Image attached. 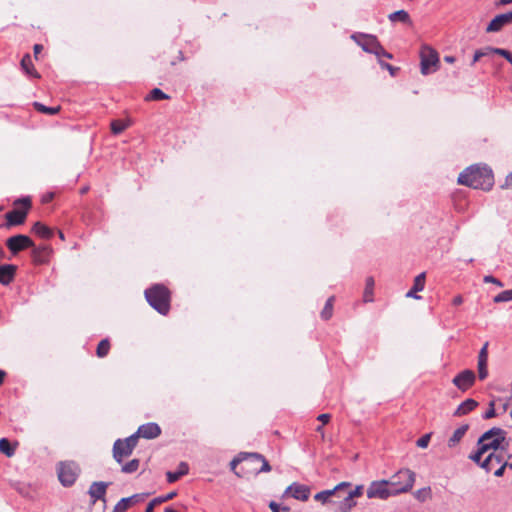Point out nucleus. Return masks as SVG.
<instances>
[{"instance_id":"obj_1","label":"nucleus","mask_w":512,"mask_h":512,"mask_svg":"<svg viewBox=\"0 0 512 512\" xmlns=\"http://www.w3.org/2000/svg\"><path fill=\"white\" fill-rule=\"evenodd\" d=\"M458 183L474 189L490 190L494 184L493 173L487 165H472L460 173Z\"/></svg>"},{"instance_id":"obj_2","label":"nucleus","mask_w":512,"mask_h":512,"mask_svg":"<svg viewBox=\"0 0 512 512\" xmlns=\"http://www.w3.org/2000/svg\"><path fill=\"white\" fill-rule=\"evenodd\" d=\"M506 442V431L499 427H493L486 431L477 441V446H483L487 452H505L508 443Z\"/></svg>"},{"instance_id":"obj_3","label":"nucleus","mask_w":512,"mask_h":512,"mask_svg":"<svg viewBox=\"0 0 512 512\" xmlns=\"http://www.w3.org/2000/svg\"><path fill=\"white\" fill-rule=\"evenodd\" d=\"M147 302L160 314L166 315L170 309V293L169 290L161 285L156 284L145 291Z\"/></svg>"},{"instance_id":"obj_4","label":"nucleus","mask_w":512,"mask_h":512,"mask_svg":"<svg viewBox=\"0 0 512 512\" xmlns=\"http://www.w3.org/2000/svg\"><path fill=\"white\" fill-rule=\"evenodd\" d=\"M415 473L410 469H401L388 481L393 495L410 491L415 482Z\"/></svg>"},{"instance_id":"obj_5","label":"nucleus","mask_w":512,"mask_h":512,"mask_svg":"<svg viewBox=\"0 0 512 512\" xmlns=\"http://www.w3.org/2000/svg\"><path fill=\"white\" fill-rule=\"evenodd\" d=\"M420 65H421V73L423 75H428L432 72H435L439 66V57L438 53L428 46H423L420 51Z\"/></svg>"},{"instance_id":"obj_6","label":"nucleus","mask_w":512,"mask_h":512,"mask_svg":"<svg viewBox=\"0 0 512 512\" xmlns=\"http://www.w3.org/2000/svg\"><path fill=\"white\" fill-rule=\"evenodd\" d=\"M58 478L64 486H71L79 474V467L75 462H61L58 466Z\"/></svg>"},{"instance_id":"obj_7","label":"nucleus","mask_w":512,"mask_h":512,"mask_svg":"<svg viewBox=\"0 0 512 512\" xmlns=\"http://www.w3.org/2000/svg\"><path fill=\"white\" fill-rule=\"evenodd\" d=\"M391 495H393V492L386 480L372 482L367 489V497L370 499H387Z\"/></svg>"},{"instance_id":"obj_8","label":"nucleus","mask_w":512,"mask_h":512,"mask_svg":"<svg viewBox=\"0 0 512 512\" xmlns=\"http://www.w3.org/2000/svg\"><path fill=\"white\" fill-rule=\"evenodd\" d=\"M512 25V11L496 15L486 26V33L500 32L504 27Z\"/></svg>"},{"instance_id":"obj_9","label":"nucleus","mask_w":512,"mask_h":512,"mask_svg":"<svg viewBox=\"0 0 512 512\" xmlns=\"http://www.w3.org/2000/svg\"><path fill=\"white\" fill-rule=\"evenodd\" d=\"M19 202L23 203L25 208L23 210L13 209L12 211H9L6 214L5 217H6L8 226L20 225V224L24 223V221L26 219L27 211L31 205V202H30L29 198L19 200Z\"/></svg>"},{"instance_id":"obj_10","label":"nucleus","mask_w":512,"mask_h":512,"mask_svg":"<svg viewBox=\"0 0 512 512\" xmlns=\"http://www.w3.org/2000/svg\"><path fill=\"white\" fill-rule=\"evenodd\" d=\"M6 245L13 254H17L26 248L32 247L34 243L30 237L19 234L8 238Z\"/></svg>"},{"instance_id":"obj_11","label":"nucleus","mask_w":512,"mask_h":512,"mask_svg":"<svg viewBox=\"0 0 512 512\" xmlns=\"http://www.w3.org/2000/svg\"><path fill=\"white\" fill-rule=\"evenodd\" d=\"M476 376L472 370L466 369L457 374L452 383L462 392L467 391L475 383Z\"/></svg>"},{"instance_id":"obj_12","label":"nucleus","mask_w":512,"mask_h":512,"mask_svg":"<svg viewBox=\"0 0 512 512\" xmlns=\"http://www.w3.org/2000/svg\"><path fill=\"white\" fill-rule=\"evenodd\" d=\"M351 38L355 40L356 43L360 45L365 52L372 54L374 53L376 46L379 43L378 39L374 35L353 34Z\"/></svg>"},{"instance_id":"obj_13","label":"nucleus","mask_w":512,"mask_h":512,"mask_svg":"<svg viewBox=\"0 0 512 512\" xmlns=\"http://www.w3.org/2000/svg\"><path fill=\"white\" fill-rule=\"evenodd\" d=\"M285 494H289L297 500L307 501L310 496V488L303 484L293 483L287 487Z\"/></svg>"},{"instance_id":"obj_14","label":"nucleus","mask_w":512,"mask_h":512,"mask_svg":"<svg viewBox=\"0 0 512 512\" xmlns=\"http://www.w3.org/2000/svg\"><path fill=\"white\" fill-rule=\"evenodd\" d=\"M350 486L351 484L349 482H341L333 489L318 492L317 494L314 495V499L325 504L331 496L335 494H338V496H340L341 492L348 489Z\"/></svg>"},{"instance_id":"obj_15","label":"nucleus","mask_w":512,"mask_h":512,"mask_svg":"<svg viewBox=\"0 0 512 512\" xmlns=\"http://www.w3.org/2000/svg\"><path fill=\"white\" fill-rule=\"evenodd\" d=\"M137 434L145 439H154L161 434V428L156 423L143 424L138 428Z\"/></svg>"},{"instance_id":"obj_16","label":"nucleus","mask_w":512,"mask_h":512,"mask_svg":"<svg viewBox=\"0 0 512 512\" xmlns=\"http://www.w3.org/2000/svg\"><path fill=\"white\" fill-rule=\"evenodd\" d=\"M108 485L109 483L102 481L93 482L91 484L88 493L93 499V502H95L96 500H102L104 503L106 502L105 495Z\"/></svg>"},{"instance_id":"obj_17","label":"nucleus","mask_w":512,"mask_h":512,"mask_svg":"<svg viewBox=\"0 0 512 512\" xmlns=\"http://www.w3.org/2000/svg\"><path fill=\"white\" fill-rule=\"evenodd\" d=\"M504 460L502 452H489L481 463V467L490 472L496 465H501Z\"/></svg>"},{"instance_id":"obj_18","label":"nucleus","mask_w":512,"mask_h":512,"mask_svg":"<svg viewBox=\"0 0 512 512\" xmlns=\"http://www.w3.org/2000/svg\"><path fill=\"white\" fill-rule=\"evenodd\" d=\"M17 266L13 264L0 265V284L9 285L16 274Z\"/></svg>"},{"instance_id":"obj_19","label":"nucleus","mask_w":512,"mask_h":512,"mask_svg":"<svg viewBox=\"0 0 512 512\" xmlns=\"http://www.w3.org/2000/svg\"><path fill=\"white\" fill-rule=\"evenodd\" d=\"M133 451L128 449L126 445L122 444L121 439H117L113 445V457L116 462L122 463L123 458L129 457Z\"/></svg>"},{"instance_id":"obj_20","label":"nucleus","mask_w":512,"mask_h":512,"mask_svg":"<svg viewBox=\"0 0 512 512\" xmlns=\"http://www.w3.org/2000/svg\"><path fill=\"white\" fill-rule=\"evenodd\" d=\"M425 279L426 275L424 272L417 275L414 279L413 287L406 293V297L420 299L421 297L418 296L416 293L424 289Z\"/></svg>"},{"instance_id":"obj_21","label":"nucleus","mask_w":512,"mask_h":512,"mask_svg":"<svg viewBox=\"0 0 512 512\" xmlns=\"http://www.w3.org/2000/svg\"><path fill=\"white\" fill-rule=\"evenodd\" d=\"M142 499L140 494H135L127 498H122L114 507L113 512H125Z\"/></svg>"},{"instance_id":"obj_22","label":"nucleus","mask_w":512,"mask_h":512,"mask_svg":"<svg viewBox=\"0 0 512 512\" xmlns=\"http://www.w3.org/2000/svg\"><path fill=\"white\" fill-rule=\"evenodd\" d=\"M478 406V402L474 399H466L455 410L454 416H463L474 410Z\"/></svg>"},{"instance_id":"obj_23","label":"nucleus","mask_w":512,"mask_h":512,"mask_svg":"<svg viewBox=\"0 0 512 512\" xmlns=\"http://www.w3.org/2000/svg\"><path fill=\"white\" fill-rule=\"evenodd\" d=\"M189 471V466L186 462H181L179 465H178V469L177 471L175 472H172V471H168L166 473V476H167V481L169 483H174L176 482L177 480H179L182 476L186 475Z\"/></svg>"},{"instance_id":"obj_24","label":"nucleus","mask_w":512,"mask_h":512,"mask_svg":"<svg viewBox=\"0 0 512 512\" xmlns=\"http://www.w3.org/2000/svg\"><path fill=\"white\" fill-rule=\"evenodd\" d=\"M246 457H249V459L252 462H260L261 467L259 469H256V473H262V472H269L271 471V466L268 463V461L259 453H247L244 454Z\"/></svg>"},{"instance_id":"obj_25","label":"nucleus","mask_w":512,"mask_h":512,"mask_svg":"<svg viewBox=\"0 0 512 512\" xmlns=\"http://www.w3.org/2000/svg\"><path fill=\"white\" fill-rule=\"evenodd\" d=\"M468 429H469L468 424H464V425L460 426L459 428H457L454 431V433L452 434V436L448 439V446L450 448L455 447L461 441V439L464 437V435L466 434Z\"/></svg>"},{"instance_id":"obj_26","label":"nucleus","mask_w":512,"mask_h":512,"mask_svg":"<svg viewBox=\"0 0 512 512\" xmlns=\"http://www.w3.org/2000/svg\"><path fill=\"white\" fill-rule=\"evenodd\" d=\"M32 231L44 239H49L53 235V231L41 222H36L32 227Z\"/></svg>"},{"instance_id":"obj_27","label":"nucleus","mask_w":512,"mask_h":512,"mask_svg":"<svg viewBox=\"0 0 512 512\" xmlns=\"http://www.w3.org/2000/svg\"><path fill=\"white\" fill-rule=\"evenodd\" d=\"M388 19L391 22L400 21L402 23L411 24V19L405 10H398L388 15Z\"/></svg>"},{"instance_id":"obj_28","label":"nucleus","mask_w":512,"mask_h":512,"mask_svg":"<svg viewBox=\"0 0 512 512\" xmlns=\"http://www.w3.org/2000/svg\"><path fill=\"white\" fill-rule=\"evenodd\" d=\"M0 452L5 454L7 457H12L15 453V447H13L7 438L0 439Z\"/></svg>"},{"instance_id":"obj_29","label":"nucleus","mask_w":512,"mask_h":512,"mask_svg":"<svg viewBox=\"0 0 512 512\" xmlns=\"http://www.w3.org/2000/svg\"><path fill=\"white\" fill-rule=\"evenodd\" d=\"M374 279L373 277H368L366 279V286L364 290V301L372 302L373 301V289H374Z\"/></svg>"},{"instance_id":"obj_30","label":"nucleus","mask_w":512,"mask_h":512,"mask_svg":"<svg viewBox=\"0 0 512 512\" xmlns=\"http://www.w3.org/2000/svg\"><path fill=\"white\" fill-rule=\"evenodd\" d=\"M169 99V96L165 94L161 89L154 88L151 90V92L145 97V100L150 101H158V100H164Z\"/></svg>"},{"instance_id":"obj_31","label":"nucleus","mask_w":512,"mask_h":512,"mask_svg":"<svg viewBox=\"0 0 512 512\" xmlns=\"http://www.w3.org/2000/svg\"><path fill=\"white\" fill-rule=\"evenodd\" d=\"M21 66L27 74L34 75L33 64L29 54L24 55V57L21 60ZM35 76L39 77L37 73H35Z\"/></svg>"},{"instance_id":"obj_32","label":"nucleus","mask_w":512,"mask_h":512,"mask_svg":"<svg viewBox=\"0 0 512 512\" xmlns=\"http://www.w3.org/2000/svg\"><path fill=\"white\" fill-rule=\"evenodd\" d=\"M334 299L335 297L334 296H331L327 299L326 301V304L321 312V317L324 319V320H328L331 318L332 316V311H333V302H334Z\"/></svg>"},{"instance_id":"obj_33","label":"nucleus","mask_w":512,"mask_h":512,"mask_svg":"<svg viewBox=\"0 0 512 512\" xmlns=\"http://www.w3.org/2000/svg\"><path fill=\"white\" fill-rule=\"evenodd\" d=\"M110 349V343L108 339H103L99 342L96 350V354L98 357L103 358L105 357Z\"/></svg>"},{"instance_id":"obj_34","label":"nucleus","mask_w":512,"mask_h":512,"mask_svg":"<svg viewBox=\"0 0 512 512\" xmlns=\"http://www.w3.org/2000/svg\"><path fill=\"white\" fill-rule=\"evenodd\" d=\"M140 461L138 459H132L128 463L122 465L121 471L126 474L134 473L139 468Z\"/></svg>"},{"instance_id":"obj_35","label":"nucleus","mask_w":512,"mask_h":512,"mask_svg":"<svg viewBox=\"0 0 512 512\" xmlns=\"http://www.w3.org/2000/svg\"><path fill=\"white\" fill-rule=\"evenodd\" d=\"M34 107L37 111L45 113V114H50V115H54V114L58 113L60 110L59 106L47 107L39 102H34Z\"/></svg>"},{"instance_id":"obj_36","label":"nucleus","mask_w":512,"mask_h":512,"mask_svg":"<svg viewBox=\"0 0 512 512\" xmlns=\"http://www.w3.org/2000/svg\"><path fill=\"white\" fill-rule=\"evenodd\" d=\"M356 505V502L354 501V498H350L349 494L343 498V500L340 503V509L343 512H349L354 506Z\"/></svg>"},{"instance_id":"obj_37","label":"nucleus","mask_w":512,"mask_h":512,"mask_svg":"<svg viewBox=\"0 0 512 512\" xmlns=\"http://www.w3.org/2000/svg\"><path fill=\"white\" fill-rule=\"evenodd\" d=\"M128 127V124L122 120H114L111 122V130L114 134H120Z\"/></svg>"},{"instance_id":"obj_38","label":"nucleus","mask_w":512,"mask_h":512,"mask_svg":"<svg viewBox=\"0 0 512 512\" xmlns=\"http://www.w3.org/2000/svg\"><path fill=\"white\" fill-rule=\"evenodd\" d=\"M139 435L137 434V432L129 437H127L126 439L122 440V444L126 445V447L128 449H130L131 451L134 450V448L137 446V443H138V439H139Z\"/></svg>"},{"instance_id":"obj_39","label":"nucleus","mask_w":512,"mask_h":512,"mask_svg":"<svg viewBox=\"0 0 512 512\" xmlns=\"http://www.w3.org/2000/svg\"><path fill=\"white\" fill-rule=\"evenodd\" d=\"M486 453H488V452L485 450V448H484L483 446H478L477 451H476L474 454H471V455L469 456V458H470L472 461H474L475 463H477L478 465H480V466H481V463H482V461H483V460H481V459H482V457H483Z\"/></svg>"},{"instance_id":"obj_40","label":"nucleus","mask_w":512,"mask_h":512,"mask_svg":"<svg viewBox=\"0 0 512 512\" xmlns=\"http://www.w3.org/2000/svg\"><path fill=\"white\" fill-rule=\"evenodd\" d=\"M495 303L507 302L512 300V289L505 290L494 297Z\"/></svg>"},{"instance_id":"obj_41","label":"nucleus","mask_w":512,"mask_h":512,"mask_svg":"<svg viewBox=\"0 0 512 512\" xmlns=\"http://www.w3.org/2000/svg\"><path fill=\"white\" fill-rule=\"evenodd\" d=\"M477 369L479 379L485 380L488 376L487 361H478Z\"/></svg>"},{"instance_id":"obj_42","label":"nucleus","mask_w":512,"mask_h":512,"mask_svg":"<svg viewBox=\"0 0 512 512\" xmlns=\"http://www.w3.org/2000/svg\"><path fill=\"white\" fill-rule=\"evenodd\" d=\"M175 496H176V492L173 491L166 495L154 498L150 503L155 507L158 504H161V503H164V502H167V501L173 499Z\"/></svg>"},{"instance_id":"obj_43","label":"nucleus","mask_w":512,"mask_h":512,"mask_svg":"<svg viewBox=\"0 0 512 512\" xmlns=\"http://www.w3.org/2000/svg\"><path fill=\"white\" fill-rule=\"evenodd\" d=\"M490 51L504 57L508 62L512 64V53L510 51L502 48H492Z\"/></svg>"},{"instance_id":"obj_44","label":"nucleus","mask_w":512,"mask_h":512,"mask_svg":"<svg viewBox=\"0 0 512 512\" xmlns=\"http://www.w3.org/2000/svg\"><path fill=\"white\" fill-rule=\"evenodd\" d=\"M430 493V487L421 488L415 492V497L420 501H425L428 497H430Z\"/></svg>"},{"instance_id":"obj_45","label":"nucleus","mask_w":512,"mask_h":512,"mask_svg":"<svg viewBox=\"0 0 512 512\" xmlns=\"http://www.w3.org/2000/svg\"><path fill=\"white\" fill-rule=\"evenodd\" d=\"M373 54L376 55L377 57H385V58H388V59H392V54L387 52L383 48V46L380 44V42L376 46V49H375Z\"/></svg>"},{"instance_id":"obj_46","label":"nucleus","mask_w":512,"mask_h":512,"mask_svg":"<svg viewBox=\"0 0 512 512\" xmlns=\"http://www.w3.org/2000/svg\"><path fill=\"white\" fill-rule=\"evenodd\" d=\"M431 439V433H427L419 438L416 442V445L420 448H427Z\"/></svg>"},{"instance_id":"obj_47","label":"nucleus","mask_w":512,"mask_h":512,"mask_svg":"<svg viewBox=\"0 0 512 512\" xmlns=\"http://www.w3.org/2000/svg\"><path fill=\"white\" fill-rule=\"evenodd\" d=\"M478 361H487L488 362V342H486L483 347L480 349L478 354Z\"/></svg>"},{"instance_id":"obj_48","label":"nucleus","mask_w":512,"mask_h":512,"mask_svg":"<svg viewBox=\"0 0 512 512\" xmlns=\"http://www.w3.org/2000/svg\"><path fill=\"white\" fill-rule=\"evenodd\" d=\"M350 498L360 497L363 494V486L358 485L354 489L347 492Z\"/></svg>"},{"instance_id":"obj_49","label":"nucleus","mask_w":512,"mask_h":512,"mask_svg":"<svg viewBox=\"0 0 512 512\" xmlns=\"http://www.w3.org/2000/svg\"><path fill=\"white\" fill-rule=\"evenodd\" d=\"M496 416L495 408H494V401H491L489 403L488 410L483 414L484 419H491Z\"/></svg>"},{"instance_id":"obj_50","label":"nucleus","mask_w":512,"mask_h":512,"mask_svg":"<svg viewBox=\"0 0 512 512\" xmlns=\"http://www.w3.org/2000/svg\"><path fill=\"white\" fill-rule=\"evenodd\" d=\"M42 252H43V253H46V252H47V248H46V247H43L41 250H40V248H35V249L33 250L34 259H35V261H36V262L41 263V262H43V261H44V259H43V258H42V256H41V253H42Z\"/></svg>"},{"instance_id":"obj_51","label":"nucleus","mask_w":512,"mask_h":512,"mask_svg":"<svg viewBox=\"0 0 512 512\" xmlns=\"http://www.w3.org/2000/svg\"><path fill=\"white\" fill-rule=\"evenodd\" d=\"M380 65H381V67H382L383 69L388 70L392 76H395V75H396V72L399 70V68L394 67V66H392L391 64L386 63V62H383V61H380Z\"/></svg>"},{"instance_id":"obj_52","label":"nucleus","mask_w":512,"mask_h":512,"mask_svg":"<svg viewBox=\"0 0 512 512\" xmlns=\"http://www.w3.org/2000/svg\"><path fill=\"white\" fill-rule=\"evenodd\" d=\"M485 283H493L497 285L498 287H503V283L498 280L497 278L493 277L492 275H486L483 279Z\"/></svg>"},{"instance_id":"obj_53","label":"nucleus","mask_w":512,"mask_h":512,"mask_svg":"<svg viewBox=\"0 0 512 512\" xmlns=\"http://www.w3.org/2000/svg\"><path fill=\"white\" fill-rule=\"evenodd\" d=\"M244 453H240L239 456L237 458H234L231 463H230V466H231V469L233 471H235V468H236V465L238 463H240L241 461L243 460H246V459H249V457H246L245 455H243Z\"/></svg>"},{"instance_id":"obj_54","label":"nucleus","mask_w":512,"mask_h":512,"mask_svg":"<svg viewBox=\"0 0 512 512\" xmlns=\"http://www.w3.org/2000/svg\"><path fill=\"white\" fill-rule=\"evenodd\" d=\"M486 53L482 50H477L473 56L472 65L475 64L477 61H479L483 56H485Z\"/></svg>"},{"instance_id":"obj_55","label":"nucleus","mask_w":512,"mask_h":512,"mask_svg":"<svg viewBox=\"0 0 512 512\" xmlns=\"http://www.w3.org/2000/svg\"><path fill=\"white\" fill-rule=\"evenodd\" d=\"M501 187L502 188H510V187H512V172L509 173L506 176L505 182H504V184Z\"/></svg>"},{"instance_id":"obj_56","label":"nucleus","mask_w":512,"mask_h":512,"mask_svg":"<svg viewBox=\"0 0 512 512\" xmlns=\"http://www.w3.org/2000/svg\"><path fill=\"white\" fill-rule=\"evenodd\" d=\"M505 469H506V465H503V463H501V465L499 466V468H498V469H496V470L494 471V475H495L496 477H501V476H503V475H504V472H505Z\"/></svg>"},{"instance_id":"obj_57","label":"nucleus","mask_w":512,"mask_h":512,"mask_svg":"<svg viewBox=\"0 0 512 512\" xmlns=\"http://www.w3.org/2000/svg\"><path fill=\"white\" fill-rule=\"evenodd\" d=\"M330 418H331L330 414L325 413V414H320L317 419L320 422H322V424H327L329 422Z\"/></svg>"},{"instance_id":"obj_58","label":"nucleus","mask_w":512,"mask_h":512,"mask_svg":"<svg viewBox=\"0 0 512 512\" xmlns=\"http://www.w3.org/2000/svg\"><path fill=\"white\" fill-rule=\"evenodd\" d=\"M463 303V298L461 295H457L453 298L452 304L455 306L461 305Z\"/></svg>"},{"instance_id":"obj_59","label":"nucleus","mask_w":512,"mask_h":512,"mask_svg":"<svg viewBox=\"0 0 512 512\" xmlns=\"http://www.w3.org/2000/svg\"><path fill=\"white\" fill-rule=\"evenodd\" d=\"M269 508L272 510V512H279V510H280L279 505L274 501H271L269 503Z\"/></svg>"},{"instance_id":"obj_60","label":"nucleus","mask_w":512,"mask_h":512,"mask_svg":"<svg viewBox=\"0 0 512 512\" xmlns=\"http://www.w3.org/2000/svg\"><path fill=\"white\" fill-rule=\"evenodd\" d=\"M42 49H43L42 45H40V44H35L34 45L33 50H34V55H35L36 58H37V55L42 51Z\"/></svg>"},{"instance_id":"obj_61","label":"nucleus","mask_w":512,"mask_h":512,"mask_svg":"<svg viewBox=\"0 0 512 512\" xmlns=\"http://www.w3.org/2000/svg\"><path fill=\"white\" fill-rule=\"evenodd\" d=\"M444 61L447 62V63H454L455 62V57L447 55V56L444 57Z\"/></svg>"},{"instance_id":"obj_62","label":"nucleus","mask_w":512,"mask_h":512,"mask_svg":"<svg viewBox=\"0 0 512 512\" xmlns=\"http://www.w3.org/2000/svg\"><path fill=\"white\" fill-rule=\"evenodd\" d=\"M512 3V0H499V2L496 3L497 6L499 5H507V4H511Z\"/></svg>"},{"instance_id":"obj_63","label":"nucleus","mask_w":512,"mask_h":512,"mask_svg":"<svg viewBox=\"0 0 512 512\" xmlns=\"http://www.w3.org/2000/svg\"><path fill=\"white\" fill-rule=\"evenodd\" d=\"M6 372L0 369V385L4 382Z\"/></svg>"},{"instance_id":"obj_64","label":"nucleus","mask_w":512,"mask_h":512,"mask_svg":"<svg viewBox=\"0 0 512 512\" xmlns=\"http://www.w3.org/2000/svg\"><path fill=\"white\" fill-rule=\"evenodd\" d=\"M154 508L155 507L151 503H149L146 507L145 512H154Z\"/></svg>"}]
</instances>
